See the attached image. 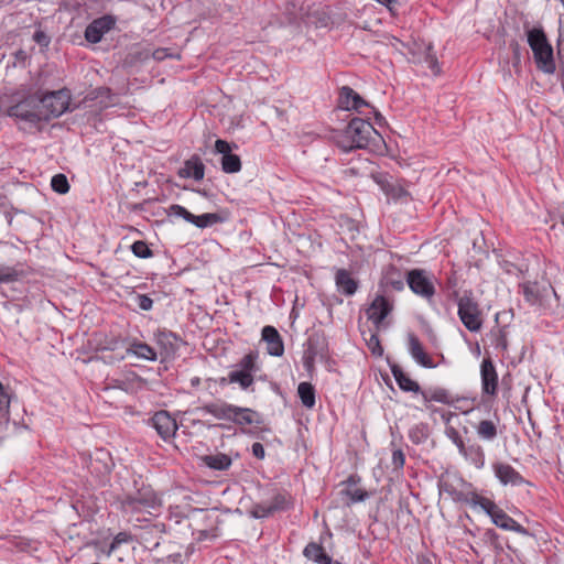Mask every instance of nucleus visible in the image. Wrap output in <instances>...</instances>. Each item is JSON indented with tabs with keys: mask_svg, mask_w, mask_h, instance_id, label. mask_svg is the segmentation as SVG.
Here are the masks:
<instances>
[{
	"mask_svg": "<svg viewBox=\"0 0 564 564\" xmlns=\"http://www.w3.org/2000/svg\"><path fill=\"white\" fill-rule=\"evenodd\" d=\"M332 139L343 152L368 147L378 152L381 147L387 149L386 140L369 120L358 117L350 119L345 129L334 131Z\"/></svg>",
	"mask_w": 564,
	"mask_h": 564,
	"instance_id": "f257e3e1",
	"label": "nucleus"
},
{
	"mask_svg": "<svg viewBox=\"0 0 564 564\" xmlns=\"http://www.w3.org/2000/svg\"><path fill=\"white\" fill-rule=\"evenodd\" d=\"M457 499L469 505L471 508H480L490 518L491 521L500 529L512 531L522 535L528 534V530L511 518L505 510L496 505V502L487 497L479 495L475 490L460 492Z\"/></svg>",
	"mask_w": 564,
	"mask_h": 564,
	"instance_id": "f03ea898",
	"label": "nucleus"
},
{
	"mask_svg": "<svg viewBox=\"0 0 564 564\" xmlns=\"http://www.w3.org/2000/svg\"><path fill=\"white\" fill-rule=\"evenodd\" d=\"M527 39L538 69L545 74H553L556 69L553 47L543 29L532 28L528 30Z\"/></svg>",
	"mask_w": 564,
	"mask_h": 564,
	"instance_id": "7ed1b4c3",
	"label": "nucleus"
},
{
	"mask_svg": "<svg viewBox=\"0 0 564 564\" xmlns=\"http://www.w3.org/2000/svg\"><path fill=\"white\" fill-rule=\"evenodd\" d=\"M41 121L58 118L69 109L72 95L67 88L37 94Z\"/></svg>",
	"mask_w": 564,
	"mask_h": 564,
	"instance_id": "20e7f679",
	"label": "nucleus"
},
{
	"mask_svg": "<svg viewBox=\"0 0 564 564\" xmlns=\"http://www.w3.org/2000/svg\"><path fill=\"white\" fill-rule=\"evenodd\" d=\"M259 370L258 354L250 351L240 359L227 378L220 379V384L237 383L242 390H248L254 383V375Z\"/></svg>",
	"mask_w": 564,
	"mask_h": 564,
	"instance_id": "39448f33",
	"label": "nucleus"
},
{
	"mask_svg": "<svg viewBox=\"0 0 564 564\" xmlns=\"http://www.w3.org/2000/svg\"><path fill=\"white\" fill-rule=\"evenodd\" d=\"M160 501L152 492L138 491L134 496H128L121 501V510L123 513L135 517L137 521L147 520L140 514H152L153 510H158Z\"/></svg>",
	"mask_w": 564,
	"mask_h": 564,
	"instance_id": "423d86ee",
	"label": "nucleus"
},
{
	"mask_svg": "<svg viewBox=\"0 0 564 564\" xmlns=\"http://www.w3.org/2000/svg\"><path fill=\"white\" fill-rule=\"evenodd\" d=\"M338 108L347 111H356L360 115L375 113L377 120H382L381 113L375 111L371 107L356 90L349 86H343L338 91L337 98Z\"/></svg>",
	"mask_w": 564,
	"mask_h": 564,
	"instance_id": "0eeeda50",
	"label": "nucleus"
},
{
	"mask_svg": "<svg viewBox=\"0 0 564 564\" xmlns=\"http://www.w3.org/2000/svg\"><path fill=\"white\" fill-rule=\"evenodd\" d=\"M435 276L425 270L413 269L408 272L406 282L413 293L426 300L435 294Z\"/></svg>",
	"mask_w": 564,
	"mask_h": 564,
	"instance_id": "6e6552de",
	"label": "nucleus"
},
{
	"mask_svg": "<svg viewBox=\"0 0 564 564\" xmlns=\"http://www.w3.org/2000/svg\"><path fill=\"white\" fill-rule=\"evenodd\" d=\"M39 104L37 94L29 95L23 100L12 105L8 109V115L10 117H15L31 123H37L41 121Z\"/></svg>",
	"mask_w": 564,
	"mask_h": 564,
	"instance_id": "1a4fd4ad",
	"label": "nucleus"
},
{
	"mask_svg": "<svg viewBox=\"0 0 564 564\" xmlns=\"http://www.w3.org/2000/svg\"><path fill=\"white\" fill-rule=\"evenodd\" d=\"M119 348L124 349L127 355H132L138 359L154 361L158 357L156 351L150 345L140 340H133L126 345L123 340L113 339L109 346L101 347L102 350L113 351Z\"/></svg>",
	"mask_w": 564,
	"mask_h": 564,
	"instance_id": "9d476101",
	"label": "nucleus"
},
{
	"mask_svg": "<svg viewBox=\"0 0 564 564\" xmlns=\"http://www.w3.org/2000/svg\"><path fill=\"white\" fill-rule=\"evenodd\" d=\"M459 317H479L482 312L471 290H453Z\"/></svg>",
	"mask_w": 564,
	"mask_h": 564,
	"instance_id": "9b49d317",
	"label": "nucleus"
},
{
	"mask_svg": "<svg viewBox=\"0 0 564 564\" xmlns=\"http://www.w3.org/2000/svg\"><path fill=\"white\" fill-rule=\"evenodd\" d=\"M481 391L491 398L498 392V373L490 357L484 358L480 365Z\"/></svg>",
	"mask_w": 564,
	"mask_h": 564,
	"instance_id": "f8f14e48",
	"label": "nucleus"
},
{
	"mask_svg": "<svg viewBox=\"0 0 564 564\" xmlns=\"http://www.w3.org/2000/svg\"><path fill=\"white\" fill-rule=\"evenodd\" d=\"M232 145L221 139L216 140L215 151L223 154L221 169L225 173H237L241 170V161L237 154L231 153Z\"/></svg>",
	"mask_w": 564,
	"mask_h": 564,
	"instance_id": "ddd939ff",
	"label": "nucleus"
},
{
	"mask_svg": "<svg viewBox=\"0 0 564 564\" xmlns=\"http://www.w3.org/2000/svg\"><path fill=\"white\" fill-rule=\"evenodd\" d=\"M522 293L524 295L525 301L531 305H543L544 300L550 296L554 291L551 285L543 283L539 284L538 282H525L521 284Z\"/></svg>",
	"mask_w": 564,
	"mask_h": 564,
	"instance_id": "4468645a",
	"label": "nucleus"
},
{
	"mask_svg": "<svg viewBox=\"0 0 564 564\" xmlns=\"http://www.w3.org/2000/svg\"><path fill=\"white\" fill-rule=\"evenodd\" d=\"M410 51L416 62L425 63L434 75H438L441 73L437 57L433 51V46L430 43H414V48H410Z\"/></svg>",
	"mask_w": 564,
	"mask_h": 564,
	"instance_id": "2eb2a0df",
	"label": "nucleus"
},
{
	"mask_svg": "<svg viewBox=\"0 0 564 564\" xmlns=\"http://www.w3.org/2000/svg\"><path fill=\"white\" fill-rule=\"evenodd\" d=\"M384 321L386 319H367V323L371 322V325L367 326V330L364 329L365 325H360L361 334L369 350L377 357H381L383 354V348L378 338V334Z\"/></svg>",
	"mask_w": 564,
	"mask_h": 564,
	"instance_id": "dca6fc26",
	"label": "nucleus"
},
{
	"mask_svg": "<svg viewBox=\"0 0 564 564\" xmlns=\"http://www.w3.org/2000/svg\"><path fill=\"white\" fill-rule=\"evenodd\" d=\"M152 426L155 429L158 434L164 440L167 441L173 437L177 431V424L175 419H173L169 412L159 411L151 419Z\"/></svg>",
	"mask_w": 564,
	"mask_h": 564,
	"instance_id": "f3484780",
	"label": "nucleus"
},
{
	"mask_svg": "<svg viewBox=\"0 0 564 564\" xmlns=\"http://www.w3.org/2000/svg\"><path fill=\"white\" fill-rule=\"evenodd\" d=\"M115 25V20L105 15L94 20L85 30V39L90 43H98L105 33L110 31Z\"/></svg>",
	"mask_w": 564,
	"mask_h": 564,
	"instance_id": "a211bd4d",
	"label": "nucleus"
},
{
	"mask_svg": "<svg viewBox=\"0 0 564 564\" xmlns=\"http://www.w3.org/2000/svg\"><path fill=\"white\" fill-rule=\"evenodd\" d=\"M492 469L502 485L522 486L527 482L521 474L507 463H496Z\"/></svg>",
	"mask_w": 564,
	"mask_h": 564,
	"instance_id": "6ab92c4d",
	"label": "nucleus"
},
{
	"mask_svg": "<svg viewBox=\"0 0 564 564\" xmlns=\"http://www.w3.org/2000/svg\"><path fill=\"white\" fill-rule=\"evenodd\" d=\"M408 350L412 358L424 368H435L436 364L432 357L424 350L420 339L414 334L408 336Z\"/></svg>",
	"mask_w": 564,
	"mask_h": 564,
	"instance_id": "aec40b11",
	"label": "nucleus"
},
{
	"mask_svg": "<svg viewBox=\"0 0 564 564\" xmlns=\"http://www.w3.org/2000/svg\"><path fill=\"white\" fill-rule=\"evenodd\" d=\"M390 370L393 375V378L398 384V387L403 391L412 394H423L420 384L417 381L412 379L409 373L404 372L402 368L398 365L390 366Z\"/></svg>",
	"mask_w": 564,
	"mask_h": 564,
	"instance_id": "412c9836",
	"label": "nucleus"
},
{
	"mask_svg": "<svg viewBox=\"0 0 564 564\" xmlns=\"http://www.w3.org/2000/svg\"><path fill=\"white\" fill-rule=\"evenodd\" d=\"M177 174L182 178L200 181L205 175V165L199 156L194 155L184 162V165L178 170Z\"/></svg>",
	"mask_w": 564,
	"mask_h": 564,
	"instance_id": "4be33fe9",
	"label": "nucleus"
},
{
	"mask_svg": "<svg viewBox=\"0 0 564 564\" xmlns=\"http://www.w3.org/2000/svg\"><path fill=\"white\" fill-rule=\"evenodd\" d=\"M262 339L267 343L268 352L272 356L280 357L284 352L283 341L280 334L273 326H265L262 329Z\"/></svg>",
	"mask_w": 564,
	"mask_h": 564,
	"instance_id": "5701e85b",
	"label": "nucleus"
},
{
	"mask_svg": "<svg viewBox=\"0 0 564 564\" xmlns=\"http://www.w3.org/2000/svg\"><path fill=\"white\" fill-rule=\"evenodd\" d=\"M335 282L338 292L345 295H352L358 289V282L346 269H338L335 274Z\"/></svg>",
	"mask_w": 564,
	"mask_h": 564,
	"instance_id": "b1692460",
	"label": "nucleus"
},
{
	"mask_svg": "<svg viewBox=\"0 0 564 564\" xmlns=\"http://www.w3.org/2000/svg\"><path fill=\"white\" fill-rule=\"evenodd\" d=\"M230 422L242 426L253 424L258 425L262 423V420L257 411L250 408H241L236 405Z\"/></svg>",
	"mask_w": 564,
	"mask_h": 564,
	"instance_id": "393cba45",
	"label": "nucleus"
},
{
	"mask_svg": "<svg viewBox=\"0 0 564 564\" xmlns=\"http://www.w3.org/2000/svg\"><path fill=\"white\" fill-rule=\"evenodd\" d=\"M499 419L495 421L490 419L481 420L474 425L479 440L484 442H494L498 436Z\"/></svg>",
	"mask_w": 564,
	"mask_h": 564,
	"instance_id": "a878e982",
	"label": "nucleus"
},
{
	"mask_svg": "<svg viewBox=\"0 0 564 564\" xmlns=\"http://www.w3.org/2000/svg\"><path fill=\"white\" fill-rule=\"evenodd\" d=\"M343 485L344 488L340 492L348 499V505L362 501L368 496L367 492L358 486V480L354 476H350Z\"/></svg>",
	"mask_w": 564,
	"mask_h": 564,
	"instance_id": "bb28decb",
	"label": "nucleus"
},
{
	"mask_svg": "<svg viewBox=\"0 0 564 564\" xmlns=\"http://www.w3.org/2000/svg\"><path fill=\"white\" fill-rule=\"evenodd\" d=\"M235 406L236 405L226 402H213L206 404L204 411L218 420L230 421Z\"/></svg>",
	"mask_w": 564,
	"mask_h": 564,
	"instance_id": "cd10ccee",
	"label": "nucleus"
},
{
	"mask_svg": "<svg viewBox=\"0 0 564 564\" xmlns=\"http://www.w3.org/2000/svg\"><path fill=\"white\" fill-rule=\"evenodd\" d=\"M305 557L317 564H332V557L325 552L324 547L315 542L308 543L304 551Z\"/></svg>",
	"mask_w": 564,
	"mask_h": 564,
	"instance_id": "c85d7f7f",
	"label": "nucleus"
},
{
	"mask_svg": "<svg viewBox=\"0 0 564 564\" xmlns=\"http://www.w3.org/2000/svg\"><path fill=\"white\" fill-rule=\"evenodd\" d=\"M297 394L302 404L307 409H313L316 403L315 388L310 382H301L297 387Z\"/></svg>",
	"mask_w": 564,
	"mask_h": 564,
	"instance_id": "c756f323",
	"label": "nucleus"
},
{
	"mask_svg": "<svg viewBox=\"0 0 564 564\" xmlns=\"http://www.w3.org/2000/svg\"><path fill=\"white\" fill-rule=\"evenodd\" d=\"M225 220L226 218L218 213H206L199 216L193 214L191 224L195 225L198 228H206L214 226L216 224H221Z\"/></svg>",
	"mask_w": 564,
	"mask_h": 564,
	"instance_id": "7c9ffc66",
	"label": "nucleus"
},
{
	"mask_svg": "<svg viewBox=\"0 0 564 564\" xmlns=\"http://www.w3.org/2000/svg\"><path fill=\"white\" fill-rule=\"evenodd\" d=\"M269 503L271 506V510L274 513L291 508L293 505V498L290 492L282 491L274 495Z\"/></svg>",
	"mask_w": 564,
	"mask_h": 564,
	"instance_id": "2f4dec72",
	"label": "nucleus"
},
{
	"mask_svg": "<svg viewBox=\"0 0 564 564\" xmlns=\"http://www.w3.org/2000/svg\"><path fill=\"white\" fill-rule=\"evenodd\" d=\"M368 317H388V299L379 295L367 310Z\"/></svg>",
	"mask_w": 564,
	"mask_h": 564,
	"instance_id": "473e14b6",
	"label": "nucleus"
},
{
	"mask_svg": "<svg viewBox=\"0 0 564 564\" xmlns=\"http://www.w3.org/2000/svg\"><path fill=\"white\" fill-rule=\"evenodd\" d=\"M12 393L9 387H6L0 381V419L9 421L10 419V404Z\"/></svg>",
	"mask_w": 564,
	"mask_h": 564,
	"instance_id": "72a5a7b5",
	"label": "nucleus"
},
{
	"mask_svg": "<svg viewBox=\"0 0 564 564\" xmlns=\"http://www.w3.org/2000/svg\"><path fill=\"white\" fill-rule=\"evenodd\" d=\"M207 465L216 470H226L231 465V459L225 454H218L214 456L206 457Z\"/></svg>",
	"mask_w": 564,
	"mask_h": 564,
	"instance_id": "f704fd0d",
	"label": "nucleus"
},
{
	"mask_svg": "<svg viewBox=\"0 0 564 564\" xmlns=\"http://www.w3.org/2000/svg\"><path fill=\"white\" fill-rule=\"evenodd\" d=\"M445 433H446L447 437L456 445L459 454L463 455L464 457H467L468 456L467 447L465 446V443H464L463 437L460 436L459 432L453 426H447L445 430Z\"/></svg>",
	"mask_w": 564,
	"mask_h": 564,
	"instance_id": "c9c22d12",
	"label": "nucleus"
},
{
	"mask_svg": "<svg viewBox=\"0 0 564 564\" xmlns=\"http://www.w3.org/2000/svg\"><path fill=\"white\" fill-rule=\"evenodd\" d=\"M390 198L395 203L400 202L401 204H409L412 199L409 191L400 184L390 186Z\"/></svg>",
	"mask_w": 564,
	"mask_h": 564,
	"instance_id": "e433bc0d",
	"label": "nucleus"
},
{
	"mask_svg": "<svg viewBox=\"0 0 564 564\" xmlns=\"http://www.w3.org/2000/svg\"><path fill=\"white\" fill-rule=\"evenodd\" d=\"M468 456L477 468H481L485 465V453L479 445L467 447Z\"/></svg>",
	"mask_w": 564,
	"mask_h": 564,
	"instance_id": "4c0bfd02",
	"label": "nucleus"
},
{
	"mask_svg": "<svg viewBox=\"0 0 564 564\" xmlns=\"http://www.w3.org/2000/svg\"><path fill=\"white\" fill-rule=\"evenodd\" d=\"M51 186L58 194H66L69 191V184L64 174L54 175L51 180Z\"/></svg>",
	"mask_w": 564,
	"mask_h": 564,
	"instance_id": "58836bf2",
	"label": "nucleus"
},
{
	"mask_svg": "<svg viewBox=\"0 0 564 564\" xmlns=\"http://www.w3.org/2000/svg\"><path fill=\"white\" fill-rule=\"evenodd\" d=\"M132 253L142 259L151 258L153 256L152 250L149 248L145 241L138 240L131 246Z\"/></svg>",
	"mask_w": 564,
	"mask_h": 564,
	"instance_id": "ea45409f",
	"label": "nucleus"
},
{
	"mask_svg": "<svg viewBox=\"0 0 564 564\" xmlns=\"http://www.w3.org/2000/svg\"><path fill=\"white\" fill-rule=\"evenodd\" d=\"M166 215L169 217H171V216L182 217L187 223H191V219L193 218V214L191 212H188L185 207H183V206H181L178 204L171 205L166 209Z\"/></svg>",
	"mask_w": 564,
	"mask_h": 564,
	"instance_id": "a19ab883",
	"label": "nucleus"
},
{
	"mask_svg": "<svg viewBox=\"0 0 564 564\" xmlns=\"http://www.w3.org/2000/svg\"><path fill=\"white\" fill-rule=\"evenodd\" d=\"M19 278V271L9 265H0V283H9L17 281Z\"/></svg>",
	"mask_w": 564,
	"mask_h": 564,
	"instance_id": "79ce46f5",
	"label": "nucleus"
},
{
	"mask_svg": "<svg viewBox=\"0 0 564 564\" xmlns=\"http://www.w3.org/2000/svg\"><path fill=\"white\" fill-rule=\"evenodd\" d=\"M132 541V535L129 532L122 531L115 535L109 545V554L113 553L121 544Z\"/></svg>",
	"mask_w": 564,
	"mask_h": 564,
	"instance_id": "37998d69",
	"label": "nucleus"
},
{
	"mask_svg": "<svg viewBox=\"0 0 564 564\" xmlns=\"http://www.w3.org/2000/svg\"><path fill=\"white\" fill-rule=\"evenodd\" d=\"M251 513L254 518H265L273 514V511L269 502H261L252 507Z\"/></svg>",
	"mask_w": 564,
	"mask_h": 564,
	"instance_id": "c03bdc74",
	"label": "nucleus"
},
{
	"mask_svg": "<svg viewBox=\"0 0 564 564\" xmlns=\"http://www.w3.org/2000/svg\"><path fill=\"white\" fill-rule=\"evenodd\" d=\"M405 457L402 451L398 449L392 453V464L397 473L404 466Z\"/></svg>",
	"mask_w": 564,
	"mask_h": 564,
	"instance_id": "a18cd8bd",
	"label": "nucleus"
},
{
	"mask_svg": "<svg viewBox=\"0 0 564 564\" xmlns=\"http://www.w3.org/2000/svg\"><path fill=\"white\" fill-rule=\"evenodd\" d=\"M135 303L141 310L149 311L152 307L153 301L148 295L140 294L137 296Z\"/></svg>",
	"mask_w": 564,
	"mask_h": 564,
	"instance_id": "49530a36",
	"label": "nucleus"
},
{
	"mask_svg": "<svg viewBox=\"0 0 564 564\" xmlns=\"http://www.w3.org/2000/svg\"><path fill=\"white\" fill-rule=\"evenodd\" d=\"M464 325L470 330V332H477L481 327L482 319H462Z\"/></svg>",
	"mask_w": 564,
	"mask_h": 564,
	"instance_id": "de8ad7c7",
	"label": "nucleus"
},
{
	"mask_svg": "<svg viewBox=\"0 0 564 564\" xmlns=\"http://www.w3.org/2000/svg\"><path fill=\"white\" fill-rule=\"evenodd\" d=\"M432 399L434 401L442 402V403H447V404L451 403L448 393L445 390L435 391Z\"/></svg>",
	"mask_w": 564,
	"mask_h": 564,
	"instance_id": "09e8293b",
	"label": "nucleus"
},
{
	"mask_svg": "<svg viewBox=\"0 0 564 564\" xmlns=\"http://www.w3.org/2000/svg\"><path fill=\"white\" fill-rule=\"evenodd\" d=\"M252 454L258 459H263L264 455H265V451H264L263 445L261 443H259V442L253 443L252 444Z\"/></svg>",
	"mask_w": 564,
	"mask_h": 564,
	"instance_id": "8fccbe9b",
	"label": "nucleus"
},
{
	"mask_svg": "<svg viewBox=\"0 0 564 564\" xmlns=\"http://www.w3.org/2000/svg\"><path fill=\"white\" fill-rule=\"evenodd\" d=\"M33 39L36 43L41 45H47L48 44V37L46 34L42 31H36L33 35Z\"/></svg>",
	"mask_w": 564,
	"mask_h": 564,
	"instance_id": "3c124183",
	"label": "nucleus"
},
{
	"mask_svg": "<svg viewBox=\"0 0 564 564\" xmlns=\"http://www.w3.org/2000/svg\"><path fill=\"white\" fill-rule=\"evenodd\" d=\"M511 47H512V50H513V54H514L513 66H514V67H519L520 59H521L519 44H518L517 42H513V43L511 44Z\"/></svg>",
	"mask_w": 564,
	"mask_h": 564,
	"instance_id": "603ef678",
	"label": "nucleus"
},
{
	"mask_svg": "<svg viewBox=\"0 0 564 564\" xmlns=\"http://www.w3.org/2000/svg\"><path fill=\"white\" fill-rule=\"evenodd\" d=\"M167 56H171V55L167 54V50L166 48H159V50H155L154 53H153V57L155 59H159V61H162V59H164Z\"/></svg>",
	"mask_w": 564,
	"mask_h": 564,
	"instance_id": "864d4df0",
	"label": "nucleus"
},
{
	"mask_svg": "<svg viewBox=\"0 0 564 564\" xmlns=\"http://www.w3.org/2000/svg\"><path fill=\"white\" fill-rule=\"evenodd\" d=\"M378 373H379L380 379L382 380V382L384 384H388V373L386 371H382V370H378Z\"/></svg>",
	"mask_w": 564,
	"mask_h": 564,
	"instance_id": "5fc2aeb1",
	"label": "nucleus"
},
{
	"mask_svg": "<svg viewBox=\"0 0 564 564\" xmlns=\"http://www.w3.org/2000/svg\"><path fill=\"white\" fill-rule=\"evenodd\" d=\"M417 562H419V564H433V563L431 562V560H430V558H427L426 556H419V557H417Z\"/></svg>",
	"mask_w": 564,
	"mask_h": 564,
	"instance_id": "6e6d98bb",
	"label": "nucleus"
},
{
	"mask_svg": "<svg viewBox=\"0 0 564 564\" xmlns=\"http://www.w3.org/2000/svg\"><path fill=\"white\" fill-rule=\"evenodd\" d=\"M100 94H109V89L108 88H100L99 89Z\"/></svg>",
	"mask_w": 564,
	"mask_h": 564,
	"instance_id": "4d7b16f0",
	"label": "nucleus"
},
{
	"mask_svg": "<svg viewBox=\"0 0 564 564\" xmlns=\"http://www.w3.org/2000/svg\"><path fill=\"white\" fill-rule=\"evenodd\" d=\"M390 4H392V0H390ZM389 11H390V14H395L392 6H390Z\"/></svg>",
	"mask_w": 564,
	"mask_h": 564,
	"instance_id": "13d9d810",
	"label": "nucleus"
},
{
	"mask_svg": "<svg viewBox=\"0 0 564 564\" xmlns=\"http://www.w3.org/2000/svg\"><path fill=\"white\" fill-rule=\"evenodd\" d=\"M117 358L121 360V359H123V358H124V355H123L122 352L117 354Z\"/></svg>",
	"mask_w": 564,
	"mask_h": 564,
	"instance_id": "bf43d9fd",
	"label": "nucleus"
},
{
	"mask_svg": "<svg viewBox=\"0 0 564 564\" xmlns=\"http://www.w3.org/2000/svg\"><path fill=\"white\" fill-rule=\"evenodd\" d=\"M375 376H376V380L379 382V384H381V382H380V379H379L378 375H377V373H375Z\"/></svg>",
	"mask_w": 564,
	"mask_h": 564,
	"instance_id": "052dcab7",
	"label": "nucleus"
},
{
	"mask_svg": "<svg viewBox=\"0 0 564 564\" xmlns=\"http://www.w3.org/2000/svg\"><path fill=\"white\" fill-rule=\"evenodd\" d=\"M561 223L564 226V214L561 216Z\"/></svg>",
	"mask_w": 564,
	"mask_h": 564,
	"instance_id": "680f3d73",
	"label": "nucleus"
}]
</instances>
